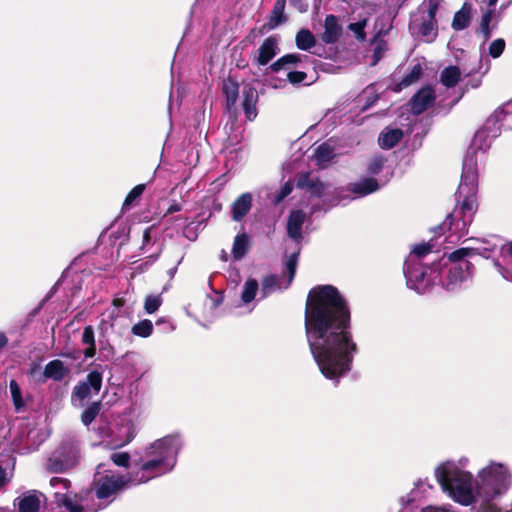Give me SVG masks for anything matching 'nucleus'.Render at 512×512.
Masks as SVG:
<instances>
[{
  "instance_id": "f257e3e1",
  "label": "nucleus",
  "mask_w": 512,
  "mask_h": 512,
  "mask_svg": "<svg viewBox=\"0 0 512 512\" xmlns=\"http://www.w3.org/2000/svg\"><path fill=\"white\" fill-rule=\"evenodd\" d=\"M350 318L347 302L335 287L325 285L309 292L306 337L315 362L328 379H338L348 372L357 352Z\"/></svg>"
},
{
  "instance_id": "f03ea898",
  "label": "nucleus",
  "mask_w": 512,
  "mask_h": 512,
  "mask_svg": "<svg viewBox=\"0 0 512 512\" xmlns=\"http://www.w3.org/2000/svg\"><path fill=\"white\" fill-rule=\"evenodd\" d=\"M478 189L477 162L473 154L468 153L464 159L461 181L456 193V206L447 216L444 226L461 237L467 234L477 210L476 193Z\"/></svg>"
},
{
  "instance_id": "7ed1b4c3",
  "label": "nucleus",
  "mask_w": 512,
  "mask_h": 512,
  "mask_svg": "<svg viewBox=\"0 0 512 512\" xmlns=\"http://www.w3.org/2000/svg\"><path fill=\"white\" fill-rule=\"evenodd\" d=\"M181 447L182 440L177 434L154 441L140 458L138 470L132 473L134 484L146 483L170 472L176 464Z\"/></svg>"
},
{
  "instance_id": "20e7f679",
  "label": "nucleus",
  "mask_w": 512,
  "mask_h": 512,
  "mask_svg": "<svg viewBox=\"0 0 512 512\" xmlns=\"http://www.w3.org/2000/svg\"><path fill=\"white\" fill-rule=\"evenodd\" d=\"M468 463L467 457H461L457 461L447 460L439 464L434 471L443 492L464 506L479 501L477 481L473 474L465 469Z\"/></svg>"
},
{
  "instance_id": "39448f33",
  "label": "nucleus",
  "mask_w": 512,
  "mask_h": 512,
  "mask_svg": "<svg viewBox=\"0 0 512 512\" xmlns=\"http://www.w3.org/2000/svg\"><path fill=\"white\" fill-rule=\"evenodd\" d=\"M478 499L488 503L501 497L512 485V472L506 463L489 461L476 474Z\"/></svg>"
},
{
  "instance_id": "423d86ee",
  "label": "nucleus",
  "mask_w": 512,
  "mask_h": 512,
  "mask_svg": "<svg viewBox=\"0 0 512 512\" xmlns=\"http://www.w3.org/2000/svg\"><path fill=\"white\" fill-rule=\"evenodd\" d=\"M103 472L104 465L100 464L97 467L94 479V490L98 499L114 497L124 489L136 485L132 481L133 474L124 476L114 472H108L106 474H103Z\"/></svg>"
},
{
  "instance_id": "0eeeda50",
  "label": "nucleus",
  "mask_w": 512,
  "mask_h": 512,
  "mask_svg": "<svg viewBox=\"0 0 512 512\" xmlns=\"http://www.w3.org/2000/svg\"><path fill=\"white\" fill-rule=\"evenodd\" d=\"M80 459L79 447L75 442L61 445L47 461V469L51 472H64L75 467Z\"/></svg>"
},
{
  "instance_id": "6e6552de",
  "label": "nucleus",
  "mask_w": 512,
  "mask_h": 512,
  "mask_svg": "<svg viewBox=\"0 0 512 512\" xmlns=\"http://www.w3.org/2000/svg\"><path fill=\"white\" fill-rule=\"evenodd\" d=\"M50 486L55 490V499L60 506H63L68 512H96L97 508H85L79 501L76 494L68 491L70 487L69 480L62 477H52Z\"/></svg>"
},
{
  "instance_id": "1a4fd4ad",
  "label": "nucleus",
  "mask_w": 512,
  "mask_h": 512,
  "mask_svg": "<svg viewBox=\"0 0 512 512\" xmlns=\"http://www.w3.org/2000/svg\"><path fill=\"white\" fill-rule=\"evenodd\" d=\"M428 270L431 268L423 267L421 262L414 261L413 257H408L404 264V274L408 288L416 291L419 294L424 293L434 281Z\"/></svg>"
},
{
  "instance_id": "9d476101",
  "label": "nucleus",
  "mask_w": 512,
  "mask_h": 512,
  "mask_svg": "<svg viewBox=\"0 0 512 512\" xmlns=\"http://www.w3.org/2000/svg\"><path fill=\"white\" fill-rule=\"evenodd\" d=\"M448 261L450 264L445 270H443L442 273H445V278L441 281L446 289L453 290L462 282L471 277L472 264L465 260V258L452 259L451 253L448 256Z\"/></svg>"
},
{
  "instance_id": "9b49d317",
  "label": "nucleus",
  "mask_w": 512,
  "mask_h": 512,
  "mask_svg": "<svg viewBox=\"0 0 512 512\" xmlns=\"http://www.w3.org/2000/svg\"><path fill=\"white\" fill-rule=\"evenodd\" d=\"M102 387V374L99 371H91L83 381H80L73 389L71 401L74 406H83L85 401L99 393Z\"/></svg>"
},
{
  "instance_id": "f8f14e48",
  "label": "nucleus",
  "mask_w": 512,
  "mask_h": 512,
  "mask_svg": "<svg viewBox=\"0 0 512 512\" xmlns=\"http://www.w3.org/2000/svg\"><path fill=\"white\" fill-rule=\"evenodd\" d=\"M500 240L498 238H493V241L490 240H475L473 241V245L462 247L457 249L451 253L452 259H462L471 255H480L484 258H489L491 254L496 251L498 248L501 249Z\"/></svg>"
},
{
  "instance_id": "ddd939ff",
  "label": "nucleus",
  "mask_w": 512,
  "mask_h": 512,
  "mask_svg": "<svg viewBox=\"0 0 512 512\" xmlns=\"http://www.w3.org/2000/svg\"><path fill=\"white\" fill-rule=\"evenodd\" d=\"M390 22L388 16H381L376 19L374 30H375V37L372 41L374 45L373 49V62L372 65L377 64V62L383 57L384 53L388 49L387 42L379 39V37L383 34H386L388 30L390 29Z\"/></svg>"
},
{
  "instance_id": "4468645a",
  "label": "nucleus",
  "mask_w": 512,
  "mask_h": 512,
  "mask_svg": "<svg viewBox=\"0 0 512 512\" xmlns=\"http://www.w3.org/2000/svg\"><path fill=\"white\" fill-rule=\"evenodd\" d=\"M125 304L123 298H115L110 307H108L101 315L100 329L107 333L109 330L116 328L117 320L122 316V308Z\"/></svg>"
},
{
  "instance_id": "2eb2a0df",
  "label": "nucleus",
  "mask_w": 512,
  "mask_h": 512,
  "mask_svg": "<svg viewBox=\"0 0 512 512\" xmlns=\"http://www.w3.org/2000/svg\"><path fill=\"white\" fill-rule=\"evenodd\" d=\"M44 496L35 490L27 491L14 500V507L18 512H39Z\"/></svg>"
},
{
  "instance_id": "dca6fc26",
  "label": "nucleus",
  "mask_w": 512,
  "mask_h": 512,
  "mask_svg": "<svg viewBox=\"0 0 512 512\" xmlns=\"http://www.w3.org/2000/svg\"><path fill=\"white\" fill-rule=\"evenodd\" d=\"M435 91L427 86L420 89L410 100V108L413 114L419 115L428 109L435 101Z\"/></svg>"
},
{
  "instance_id": "f3484780",
  "label": "nucleus",
  "mask_w": 512,
  "mask_h": 512,
  "mask_svg": "<svg viewBox=\"0 0 512 512\" xmlns=\"http://www.w3.org/2000/svg\"><path fill=\"white\" fill-rule=\"evenodd\" d=\"M69 372L70 369L67 365H65L61 360L55 359L46 364L39 378V382L43 383L48 379L60 382L68 376Z\"/></svg>"
},
{
  "instance_id": "a211bd4d",
  "label": "nucleus",
  "mask_w": 512,
  "mask_h": 512,
  "mask_svg": "<svg viewBox=\"0 0 512 512\" xmlns=\"http://www.w3.org/2000/svg\"><path fill=\"white\" fill-rule=\"evenodd\" d=\"M494 266L505 280L512 281V242L501 246V260H495Z\"/></svg>"
},
{
  "instance_id": "6ab92c4d",
  "label": "nucleus",
  "mask_w": 512,
  "mask_h": 512,
  "mask_svg": "<svg viewBox=\"0 0 512 512\" xmlns=\"http://www.w3.org/2000/svg\"><path fill=\"white\" fill-rule=\"evenodd\" d=\"M242 107L246 118L252 121L257 116L256 103L258 101L257 90L251 85H245L242 90Z\"/></svg>"
},
{
  "instance_id": "aec40b11",
  "label": "nucleus",
  "mask_w": 512,
  "mask_h": 512,
  "mask_svg": "<svg viewBox=\"0 0 512 512\" xmlns=\"http://www.w3.org/2000/svg\"><path fill=\"white\" fill-rule=\"evenodd\" d=\"M306 220V214L301 210H294L290 213L287 221V234L296 242L302 239V226Z\"/></svg>"
},
{
  "instance_id": "412c9836",
  "label": "nucleus",
  "mask_w": 512,
  "mask_h": 512,
  "mask_svg": "<svg viewBox=\"0 0 512 512\" xmlns=\"http://www.w3.org/2000/svg\"><path fill=\"white\" fill-rule=\"evenodd\" d=\"M278 40L274 36H270L264 40L258 49L256 61L259 65L268 64L278 53Z\"/></svg>"
},
{
  "instance_id": "4be33fe9",
  "label": "nucleus",
  "mask_w": 512,
  "mask_h": 512,
  "mask_svg": "<svg viewBox=\"0 0 512 512\" xmlns=\"http://www.w3.org/2000/svg\"><path fill=\"white\" fill-rule=\"evenodd\" d=\"M342 32L338 18L335 15H327L324 21V32L322 33V41L326 44L335 43Z\"/></svg>"
},
{
  "instance_id": "5701e85b",
  "label": "nucleus",
  "mask_w": 512,
  "mask_h": 512,
  "mask_svg": "<svg viewBox=\"0 0 512 512\" xmlns=\"http://www.w3.org/2000/svg\"><path fill=\"white\" fill-rule=\"evenodd\" d=\"M379 188L380 185L374 178H364L351 183L348 186V191L354 195L353 198H361L377 191Z\"/></svg>"
},
{
  "instance_id": "b1692460",
  "label": "nucleus",
  "mask_w": 512,
  "mask_h": 512,
  "mask_svg": "<svg viewBox=\"0 0 512 512\" xmlns=\"http://www.w3.org/2000/svg\"><path fill=\"white\" fill-rule=\"evenodd\" d=\"M410 29L413 30L414 33H418L426 42H432L437 36L435 19H430L429 17L419 25L416 24L415 21L412 22Z\"/></svg>"
},
{
  "instance_id": "393cba45",
  "label": "nucleus",
  "mask_w": 512,
  "mask_h": 512,
  "mask_svg": "<svg viewBox=\"0 0 512 512\" xmlns=\"http://www.w3.org/2000/svg\"><path fill=\"white\" fill-rule=\"evenodd\" d=\"M252 195L243 193L232 204V218L234 221H240L251 209Z\"/></svg>"
},
{
  "instance_id": "a878e982",
  "label": "nucleus",
  "mask_w": 512,
  "mask_h": 512,
  "mask_svg": "<svg viewBox=\"0 0 512 512\" xmlns=\"http://www.w3.org/2000/svg\"><path fill=\"white\" fill-rule=\"evenodd\" d=\"M298 186L306 189L313 196H322L326 186L317 179L311 178L308 174L303 175L298 180Z\"/></svg>"
},
{
  "instance_id": "bb28decb",
  "label": "nucleus",
  "mask_w": 512,
  "mask_h": 512,
  "mask_svg": "<svg viewBox=\"0 0 512 512\" xmlns=\"http://www.w3.org/2000/svg\"><path fill=\"white\" fill-rule=\"evenodd\" d=\"M471 17V6L464 3L462 8L457 11L453 17L452 28L456 31H461L467 28L470 24Z\"/></svg>"
},
{
  "instance_id": "cd10ccee",
  "label": "nucleus",
  "mask_w": 512,
  "mask_h": 512,
  "mask_svg": "<svg viewBox=\"0 0 512 512\" xmlns=\"http://www.w3.org/2000/svg\"><path fill=\"white\" fill-rule=\"evenodd\" d=\"M334 156V149L328 142L319 145L313 155L316 164L321 167H326Z\"/></svg>"
},
{
  "instance_id": "c85d7f7f",
  "label": "nucleus",
  "mask_w": 512,
  "mask_h": 512,
  "mask_svg": "<svg viewBox=\"0 0 512 512\" xmlns=\"http://www.w3.org/2000/svg\"><path fill=\"white\" fill-rule=\"evenodd\" d=\"M403 137L401 129H387L379 136V145L384 149L393 148Z\"/></svg>"
},
{
  "instance_id": "c756f323",
  "label": "nucleus",
  "mask_w": 512,
  "mask_h": 512,
  "mask_svg": "<svg viewBox=\"0 0 512 512\" xmlns=\"http://www.w3.org/2000/svg\"><path fill=\"white\" fill-rule=\"evenodd\" d=\"M222 90L226 97L227 108L230 110L237 102L239 85L235 80L228 78L223 81Z\"/></svg>"
},
{
  "instance_id": "7c9ffc66",
  "label": "nucleus",
  "mask_w": 512,
  "mask_h": 512,
  "mask_svg": "<svg viewBox=\"0 0 512 512\" xmlns=\"http://www.w3.org/2000/svg\"><path fill=\"white\" fill-rule=\"evenodd\" d=\"M461 77V71L457 66H448L440 74V82L447 88L456 86Z\"/></svg>"
},
{
  "instance_id": "2f4dec72",
  "label": "nucleus",
  "mask_w": 512,
  "mask_h": 512,
  "mask_svg": "<svg viewBox=\"0 0 512 512\" xmlns=\"http://www.w3.org/2000/svg\"><path fill=\"white\" fill-rule=\"evenodd\" d=\"M286 0H277L273 7V10L269 19V27L271 29L276 28L278 25L286 21V17L284 16Z\"/></svg>"
},
{
  "instance_id": "473e14b6",
  "label": "nucleus",
  "mask_w": 512,
  "mask_h": 512,
  "mask_svg": "<svg viewBox=\"0 0 512 512\" xmlns=\"http://www.w3.org/2000/svg\"><path fill=\"white\" fill-rule=\"evenodd\" d=\"M296 46L300 50L308 51L315 45V37L307 29H301L295 38Z\"/></svg>"
},
{
  "instance_id": "72a5a7b5",
  "label": "nucleus",
  "mask_w": 512,
  "mask_h": 512,
  "mask_svg": "<svg viewBox=\"0 0 512 512\" xmlns=\"http://www.w3.org/2000/svg\"><path fill=\"white\" fill-rule=\"evenodd\" d=\"M247 248H248V236L245 233L237 235L234 239V243H233V247H232L233 257L236 260H240L246 254Z\"/></svg>"
},
{
  "instance_id": "f704fd0d",
  "label": "nucleus",
  "mask_w": 512,
  "mask_h": 512,
  "mask_svg": "<svg viewBox=\"0 0 512 512\" xmlns=\"http://www.w3.org/2000/svg\"><path fill=\"white\" fill-rule=\"evenodd\" d=\"M102 404L100 401H96L88 405L81 415V421L85 426H89L95 418L98 416L101 410Z\"/></svg>"
},
{
  "instance_id": "c9c22d12",
  "label": "nucleus",
  "mask_w": 512,
  "mask_h": 512,
  "mask_svg": "<svg viewBox=\"0 0 512 512\" xmlns=\"http://www.w3.org/2000/svg\"><path fill=\"white\" fill-rule=\"evenodd\" d=\"M82 342L87 345L88 348L85 350V357L90 358L93 357L96 351L95 347V338H94V330L91 326H86L83 330L82 334Z\"/></svg>"
},
{
  "instance_id": "e433bc0d",
  "label": "nucleus",
  "mask_w": 512,
  "mask_h": 512,
  "mask_svg": "<svg viewBox=\"0 0 512 512\" xmlns=\"http://www.w3.org/2000/svg\"><path fill=\"white\" fill-rule=\"evenodd\" d=\"M258 291V283L254 279H248L244 285L241 293V300L243 303H250L256 296Z\"/></svg>"
},
{
  "instance_id": "4c0bfd02",
  "label": "nucleus",
  "mask_w": 512,
  "mask_h": 512,
  "mask_svg": "<svg viewBox=\"0 0 512 512\" xmlns=\"http://www.w3.org/2000/svg\"><path fill=\"white\" fill-rule=\"evenodd\" d=\"M131 332L133 335L147 338L149 337L153 332V324L150 320L144 319L136 323L132 326Z\"/></svg>"
},
{
  "instance_id": "58836bf2",
  "label": "nucleus",
  "mask_w": 512,
  "mask_h": 512,
  "mask_svg": "<svg viewBox=\"0 0 512 512\" xmlns=\"http://www.w3.org/2000/svg\"><path fill=\"white\" fill-rule=\"evenodd\" d=\"M9 388L15 410L20 411L25 406L21 388L15 380L10 381Z\"/></svg>"
},
{
  "instance_id": "ea45409f",
  "label": "nucleus",
  "mask_w": 512,
  "mask_h": 512,
  "mask_svg": "<svg viewBox=\"0 0 512 512\" xmlns=\"http://www.w3.org/2000/svg\"><path fill=\"white\" fill-rule=\"evenodd\" d=\"M301 60V56L299 54H287L280 59H278L276 62H274L270 69L274 72H278L281 69L284 68L287 64H295Z\"/></svg>"
},
{
  "instance_id": "a19ab883",
  "label": "nucleus",
  "mask_w": 512,
  "mask_h": 512,
  "mask_svg": "<svg viewBox=\"0 0 512 512\" xmlns=\"http://www.w3.org/2000/svg\"><path fill=\"white\" fill-rule=\"evenodd\" d=\"M492 16L493 12L488 10L481 18L479 33L482 34L484 41H487L491 36L492 28L490 27V22L492 20Z\"/></svg>"
},
{
  "instance_id": "79ce46f5",
  "label": "nucleus",
  "mask_w": 512,
  "mask_h": 512,
  "mask_svg": "<svg viewBox=\"0 0 512 512\" xmlns=\"http://www.w3.org/2000/svg\"><path fill=\"white\" fill-rule=\"evenodd\" d=\"M367 18H362L357 22L350 23L348 25V29L353 32L356 39L363 42L366 40V33L364 31L365 27L367 26Z\"/></svg>"
},
{
  "instance_id": "37998d69",
  "label": "nucleus",
  "mask_w": 512,
  "mask_h": 512,
  "mask_svg": "<svg viewBox=\"0 0 512 512\" xmlns=\"http://www.w3.org/2000/svg\"><path fill=\"white\" fill-rule=\"evenodd\" d=\"M422 74V68L419 64L415 65L411 71L402 79L399 84L400 89L408 87L409 85L417 82Z\"/></svg>"
},
{
  "instance_id": "c03bdc74",
  "label": "nucleus",
  "mask_w": 512,
  "mask_h": 512,
  "mask_svg": "<svg viewBox=\"0 0 512 512\" xmlns=\"http://www.w3.org/2000/svg\"><path fill=\"white\" fill-rule=\"evenodd\" d=\"M145 190V184H139V185H136L129 193L128 195L126 196L124 202H123V205H122V209L123 210H127L131 207V205L133 204V202L135 200H137L141 195L142 193L144 192Z\"/></svg>"
},
{
  "instance_id": "a18cd8bd",
  "label": "nucleus",
  "mask_w": 512,
  "mask_h": 512,
  "mask_svg": "<svg viewBox=\"0 0 512 512\" xmlns=\"http://www.w3.org/2000/svg\"><path fill=\"white\" fill-rule=\"evenodd\" d=\"M162 304V298L160 295H148L145 299L144 309L148 314L156 312Z\"/></svg>"
},
{
  "instance_id": "49530a36",
  "label": "nucleus",
  "mask_w": 512,
  "mask_h": 512,
  "mask_svg": "<svg viewBox=\"0 0 512 512\" xmlns=\"http://www.w3.org/2000/svg\"><path fill=\"white\" fill-rule=\"evenodd\" d=\"M281 286L278 283V278L276 276H268L262 281V294L263 297L267 296L272 291L280 289Z\"/></svg>"
},
{
  "instance_id": "de8ad7c7",
  "label": "nucleus",
  "mask_w": 512,
  "mask_h": 512,
  "mask_svg": "<svg viewBox=\"0 0 512 512\" xmlns=\"http://www.w3.org/2000/svg\"><path fill=\"white\" fill-rule=\"evenodd\" d=\"M297 256H298V252H294L286 261V269L288 271L289 277H288V281H287L286 285L284 286V288H287L291 284V282L295 276L296 265H297Z\"/></svg>"
},
{
  "instance_id": "09e8293b",
  "label": "nucleus",
  "mask_w": 512,
  "mask_h": 512,
  "mask_svg": "<svg viewBox=\"0 0 512 512\" xmlns=\"http://www.w3.org/2000/svg\"><path fill=\"white\" fill-rule=\"evenodd\" d=\"M505 49V41L501 38L494 40L489 46V54L492 58H498Z\"/></svg>"
},
{
  "instance_id": "8fccbe9b",
  "label": "nucleus",
  "mask_w": 512,
  "mask_h": 512,
  "mask_svg": "<svg viewBox=\"0 0 512 512\" xmlns=\"http://www.w3.org/2000/svg\"><path fill=\"white\" fill-rule=\"evenodd\" d=\"M431 250V246L428 244L416 245L411 251L408 257H413L414 261L420 262V258L427 255Z\"/></svg>"
},
{
  "instance_id": "3c124183",
  "label": "nucleus",
  "mask_w": 512,
  "mask_h": 512,
  "mask_svg": "<svg viewBox=\"0 0 512 512\" xmlns=\"http://www.w3.org/2000/svg\"><path fill=\"white\" fill-rule=\"evenodd\" d=\"M129 459H130L129 455L125 452L113 453L111 455V460L117 466H124V467L127 466L129 463Z\"/></svg>"
},
{
  "instance_id": "603ef678",
  "label": "nucleus",
  "mask_w": 512,
  "mask_h": 512,
  "mask_svg": "<svg viewBox=\"0 0 512 512\" xmlns=\"http://www.w3.org/2000/svg\"><path fill=\"white\" fill-rule=\"evenodd\" d=\"M306 77V73L302 71H292L287 74L288 81L293 85L303 82Z\"/></svg>"
},
{
  "instance_id": "864d4df0",
  "label": "nucleus",
  "mask_w": 512,
  "mask_h": 512,
  "mask_svg": "<svg viewBox=\"0 0 512 512\" xmlns=\"http://www.w3.org/2000/svg\"><path fill=\"white\" fill-rule=\"evenodd\" d=\"M293 189V185L291 182H287L284 184V186L280 189L278 194L275 196V203L281 202L285 197H287Z\"/></svg>"
},
{
  "instance_id": "5fc2aeb1",
  "label": "nucleus",
  "mask_w": 512,
  "mask_h": 512,
  "mask_svg": "<svg viewBox=\"0 0 512 512\" xmlns=\"http://www.w3.org/2000/svg\"><path fill=\"white\" fill-rule=\"evenodd\" d=\"M383 167V159L382 158H374L369 164L368 171L371 174H378Z\"/></svg>"
},
{
  "instance_id": "6e6d98bb",
  "label": "nucleus",
  "mask_w": 512,
  "mask_h": 512,
  "mask_svg": "<svg viewBox=\"0 0 512 512\" xmlns=\"http://www.w3.org/2000/svg\"><path fill=\"white\" fill-rule=\"evenodd\" d=\"M440 1L441 0H425V3L428 5V17L430 19H435Z\"/></svg>"
},
{
  "instance_id": "4d7b16f0",
  "label": "nucleus",
  "mask_w": 512,
  "mask_h": 512,
  "mask_svg": "<svg viewBox=\"0 0 512 512\" xmlns=\"http://www.w3.org/2000/svg\"><path fill=\"white\" fill-rule=\"evenodd\" d=\"M27 374L29 376H31L32 378L36 379L37 381H39V378H40V376L42 374L40 364L33 362L30 365V367H29V369L27 371Z\"/></svg>"
},
{
  "instance_id": "13d9d810",
  "label": "nucleus",
  "mask_w": 512,
  "mask_h": 512,
  "mask_svg": "<svg viewBox=\"0 0 512 512\" xmlns=\"http://www.w3.org/2000/svg\"><path fill=\"white\" fill-rule=\"evenodd\" d=\"M420 489L422 490V492H426L427 490L432 489V486L429 483H427L426 481L419 480L416 483V489H414L412 491V496H413L412 500H415L418 497L417 493H418V490H420Z\"/></svg>"
},
{
  "instance_id": "bf43d9fd",
  "label": "nucleus",
  "mask_w": 512,
  "mask_h": 512,
  "mask_svg": "<svg viewBox=\"0 0 512 512\" xmlns=\"http://www.w3.org/2000/svg\"><path fill=\"white\" fill-rule=\"evenodd\" d=\"M126 431H127V435L124 438L120 439L115 444V447H122V446L128 444L134 438V434L131 431V426L130 425L126 426Z\"/></svg>"
},
{
  "instance_id": "052dcab7",
  "label": "nucleus",
  "mask_w": 512,
  "mask_h": 512,
  "mask_svg": "<svg viewBox=\"0 0 512 512\" xmlns=\"http://www.w3.org/2000/svg\"><path fill=\"white\" fill-rule=\"evenodd\" d=\"M421 512H452V511L445 507L428 506V507L424 508Z\"/></svg>"
},
{
  "instance_id": "680f3d73",
  "label": "nucleus",
  "mask_w": 512,
  "mask_h": 512,
  "mask_svg": "<svg viewBox=\"0 0 512 512\" xmlns=\"http://www.w3.org/2000/svg\"><path fill=\"white\" fill-rule=\"evenodd\" d=\"M182 209V206L178 203H173L169 206V208L167 209V214H172V213H175V212H178Z\"/></svg>"
},
{
  "instance_id": "e2e57ef3",
  "label": "nucleus",
  "mask_w": 512,
  "mask_h": 512,
  "mask_svg": "<svg viewBox=\"0 0 512 512\" xmlns=\"http://www.w3.org/2000/svg\"><path fill=\"white\" fill-rule=\"evenodd\" d=\"M7 482L6 471L0 466V488Z\"/></svg>"
},
{
  "instance_id": "0e129e2a",
  "label": "nucleus",
  "mask_w": 512,
  "mask_h": 512,
  "mask_svg": "<svg viewBox=\"0 0 512 512\" xmlns=\"http://www.w3.org/2000/svg\"><path fill=\"white\" fill-rule=\"evenodd\" d=\"M7 343H8V338L6 337V335L4 333L0 332V349L5 347L7 345Z\"/></svg>"
},
{
  "instance_id": "69168bd1",
  "label": "nucleus",
  "mask_w": 512,
  "mask_h": 512,
  "mask_svg": "<svg viewBox=\"0 0 512 512\" xmlns=\"http://www.w3.org/2000/svg\"><path fill=\"white\" fill-rule=\"evenodd\" d=\"M212 301H213V307L215 308V307H217L218 305H220L222 303L223 298H222L221 295H217L215 297V299H213Z\"/></svg>"
},
{
  "instance_id": "338daca9",
  "label": "nucleus",
  "mask_w": 512,
  "mask_h": 512,
  "mask_svg": "<svg viewBox=\"0 0 512 512\" xmlns=\"http://www.w3.org/2000/svg\"><path fill=\"white\" fill-rule=\"evenodd\" d=\"M143 239H144V242H148L149 241L150 233H149L148 230H145L144 235H143Z\"/></svg>"
},
{
  "instance_id": "774afa93",
  "label": "nucleus",
  "mask_w": 512,
  "mask_h": 512,
  "mask_svg": "<svg viewBox=\"0 0 512 512\" xmlns=\"http://www.w3.org/2000/svg\"><path fill=\"white\" fill-rule=\"evenodd\" d=\"M484 135L483 132H477L476 136H475V140H477L478 138L482 137Z\"/></svg>"
}]
</instances>
